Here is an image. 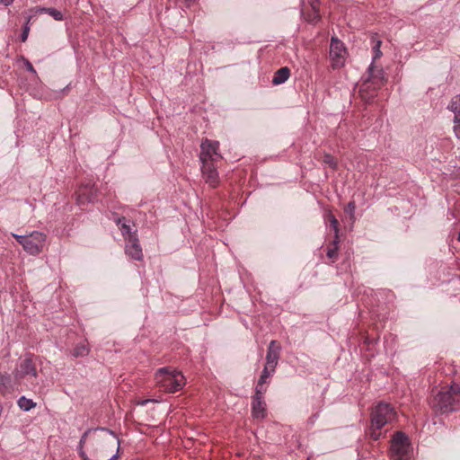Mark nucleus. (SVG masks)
Wrapping results in <instances>:
<instances>
[{
    "label": "nucleus",
    "mask_w": 460,
    "mask_h": 460,
    "mask_svg": "<svg viewBox=\"0 0 460 460\" xmlns=\"http://www.w3.org/2000/svg\"><path fill=\"white\" fill-rule=\"evenodd\" d=\"M289 75L290 70L287 66L281 67L276 71L272 79V83L276 85L283 84L288 79Z\"/></svg>",
    "instance_id": "17"
},
{
    "label": "nucleus",
    "mask_w": 460,
    "mask_h": 460,
    "mask_svg": "<svg viewBox=\"0 0 460 460\" xmlns=\"http://www.w3.org/2000/svg\"><path fill=\"white\" fill-rule=\"evenodd\" d=\"M201 172L206 182L215 188L218 183V173L214 163L201 164Z\"/></svg>",
    "instance_id": "12"
},
{
    "label": "nucleus",
    "mask_w": 460,
    "mask_h": 460,
    "mask_svg": "<svg viewBox=\"0 0 460 460\" xmlns=\"http://www.w3.org/2000/svg\"><path fill=\"white\" fill-rule=\"evenodd\" d=\"M369 70L371 73L370 78L362 84L361 91H367L371 84L374 85L375 89L380 88L384 84L383 72L377 71V75H375L372 66L369 67Z\"/></svg>",
    "instance_id": "13"
},
{
    "label": "nucleus",
    "mask_w": 460,
    "mask_h": 460,
    "mask_svg": "<svg viewBox=\"0 0 460 460\" xmlns=\"http://www.w3.org/2000/svg\"><path fill=\"white\" fill-rule=\"evenodd\" d=\"M370 437L374 439V440H377L379 439L380 436H381V432H380V429H376V428H374V427H370Z\"/></svg>",
    "instance_id": "30"
},
{
    "label": "nucleus",
    "mask_w": 460,
    "mask_h": 460,
    "mask_svg": "<svg viewBox=\"0 0 460 460\" xmlns=\"http://www.w3.org/2000/svg\"><path fill=\"white\" fill-rule=\"evenodd\" d=\"M47 243V235L39 231H33L27 234L24 251L31 255L40 254Z\"/></svg>",
    "instance_id": "8"
},
{
    "label": "nucleus",
    "mask_w": 460,
    "mask_h": 460,
    "mask_svg": "<svg viewBox=\"0 0 460 460\" xmlns=\"http://www.w3.org/2000/svg\"><path fill=\"white\" fill-rule=\"evenodd\" d=\"M319 17H320L319 13H314V19H312V21L318 20V19H319Z\"/></svg>",
    "instance_id": "37"
},
{
    "label": "nucleus",
    "mask_w": 460,
    "mask_h": 460,
    "mask_svg": "<svg viewBox=\"0 0 460 460\" xmlns=\"http://www.w3.org/2000/svg\"><path fill=\"white\" fill-rule=\"evenodd\" d=\"M338 243H339V240L334 238L332 247H329L328 251H327L328 258L335 259L337 257V252H338V248H339Z\"/></svg>",
    "instance_id": "23"
},
{
    "label": "nucleus",
    "mask_w": 460,
    "mask_h": 460,
    "mask_svg": "<svg viewBox=\"0 0 460 460\" xmlns=\"http://www.w3.org/2000/svg\"><path fill=\"white\" fill-rule=\"evenodd\" d=\"M323 162L325 164H328L332 168H335L337 165V163L335 162L334 158L330 155H325Z\"/></svg>",
    "instance_id": "31"
},
{
    "label": "nucleus",
    "mask_w": 460,
    "mask_h": 460,
    "mask_svg": "<svg viewBox=\"0 0 460 460\" xmlns=\"http://www.w3.org/2000/svg\"><path fill=\"white\" fill-rule=\"evenodd\" d=\"M155 380L165 392L174 393L182 388L185 385L184 376L170 367H163L156 371Z\"/></svg>",
    "instance_id": "3"
},
{
    "label": "nucleus",
    "mask_w": 460,
    "mask_h": 460,
    "mask_svg": "<svg viewBox=\"0 0 460 460\" xmlns=\"http://www.w3.org/2000/svg\"><path fill=\"white\" fill-rule=\"evenodd\" d=\"M431 404L440 412L457 411L460 408V384H454L447 390L439 391L434 396Z\"/></svg>",
    "instance_id": "2"
},
{
    "label": "nucleus",
    "mask_w": 460,
    "mask_h": 460,
    "mask_svg": "<svg viewBox=\"0 0 460 460\" xmlns=\"http://www.w3.org/2000/svg\"><path fill=\"white\" fill-rule=\"evenodd\" d=\"M266 404L263 398L253 397L252 403V414L255 419H263L266 416Z\"/></svg>",
    "instance_id": "14"
},
{
    "label": "nucleus",
    "mask_w": 460,
    "mask_h": 460,
    "mask_svg": "<svg viewBox=\"0 0 460 460\" xmlns=\"http://www.w3.org/2000/svg\"><path fill=\"white\" fill-rule=\"evenodd\" d=\"M372 42H373V50H374V59H377L382 56V52L380 49L382 41L380 40L376 39V36H373Z\"/></svg>",
    "instance_id": "21"
},
{
    "label": "nucleus",
    "mask_w": 460,
    "mask_h": 460,
    "mask_svg": "<svg viewBox=\"0 0 460 460\" xmlns=\"http://www.w3.org/2000/svg\"><path fill=\"white\" fill-rule=\"evenodd\" d=\"M264 393H265V389L262 387V385H259V384H258L256 386L255 394L253 397L263 398Z\"/></svg>",
    "instance_id": "32"
},
{
    "label": "nucleus",
    "mask_w": 460,
    "mask_h": 460,
    "mask_svg": "<svg viewBox=\"0 0 460 460\" xmlns=\"http://www.w3.org/2000/svg\"><path fill=\"white\" fill-rule=\"evenodd\" d=\"M274 372L275 371H271V369L269 367H264L261 376L258 381L259 385H263L267 378H269Z\"/></svg>",
    "instance_id": "25"
},
{
    "label": "nucleus",
    "mask_w": 460,
    "mask_h": 460,
    "mask_svg": "<svg viewBox=\"0 0 460 460\" xmlns=\"http://www.w3.org/2000/svg\"><path fill=\"white\" fill-rule=\"evenodd\" d=\"M90 349L85 343L77 344L72 351V355L75 358L84 357L88 355Z\"/></svg>",
    "instance_id": "18"
},
{
    "label": "nucleus",
    "mask_w": 460,
    "mask_h": 460,
    "mask_svg": "<svg viewBox=\"0 0 460 460\" xmlns=\"http://www.w3.org/2000/svg\"><path fill=\"white\" fill-rule=\"evenodd\" d=\"M94 199V194L92 190H89L87 186L80 188L77 193V203L84 205L88 202H93Z\"/></svg>",
    "instance_id": "16"
},
{
    "label": "nucleus",
    "mask_w": 460,
    "mask_h": 460,
    "mask_svg": "<svg viewBox=\"0 0 460 460\" xmlns=\"http://www.w3.org/2000/svg\"><path fill=\"white\" fill-rule=\"evenodd\" d=\"M115 221L116 224L119 226V229L125 241L131 239V237H137V230L132 229L130 225L128 224L125 217H118Z\"/></svg>",
    "instance_id": "15"
},
{
    "label": "nucleus",
    "mask_w": 460,
    "mask_h": 460,
    "mask_svg": "<svg viewBox=\"0 0 460 460\" xmlns=\"http://www.w3.org/2000/svg\"><path fill=\"white\" fill-rule=\"evenodd\" d=\"M11 377L7 374H2L0 372V390H5L10 386Z\"/></svg>",
    "instance_id": "24"
},
{
    "label": "nucleus",
    "mask_w": 460,
    "mask_h": 460,
    "mask_svg": "<svg viewBox=\"0 0 460 460\" xmlns=\"http://www.w3.org/2000/svg\"><path fill=\"white\" fill-rule=\"evenodd\" d=\"M280 350L281 347L278 343V341H271L268 347L266 355V364L264 367H269L271 369V371H275V368L279 359Z\"/></svg>",
    "instance_id": "10"
},
{
    "label": "nucleus",
    "mask_w": 460,
    "mask_h": 460,
    "mask_svg": "<svg viewBox=\"0 0 460 460\" xmlns=\"http://www.w3.org/2000/svg\"><path fill=\"white\" fill-rule=\"evenodd\" d=\"M182 3H184L187 6H190L191 3H193L195 0H181Z\"/></svg>",
    "instance_id": "36"
},
{
    "label": "nucleus",
    "mask_w": 460,
    "mask_h": 460,
    "mask_svg": "<svg viewBox=\"0 0 460 460\" xmlns=\"http://www.w3.org/2000/svg\"><path fill=\"white\" fill-rule=\"evenodd\" d=\"M457 115L454 116V133L456 137L460 139V111H457Z\"/></svg>",
    "instance_id": "26"
},
{
    "label": "nucleus",
    "mask_w": 460,
    "mask_h": 460,
    "mask_svg": "<svg viewBox=\"0 0 460 460\" xmlns=\"http://www.w3.org/2000/svg\"><path fill=\"white\" fill-rule=\"evenodd\" d=\"M347 49L344 43L336 37H332L330 44V58L332 68H340L344 66L347 58Z\"/></svg>",
    "instance_id": "7"
},
{
    "label": "nucleus",
    "mask_w": 460,
    "mask_h": 460,
    "mask_svg": "<svg viewBox=\"0 0 460 460\" xmlns=\"http://www.w3.org/2000/svg\"><path fill=\"white\" fill-rule=\"evenodd\" d=\"M13 2V0H0V4L5 6L10 5Z\"/></svg>",
    "instance_id": "35"
},
{
    "label": "nucleus",
    "mask_w": 460,
    "mask_h": 460,
    "mask_svg": "<svg viewBox=\"0 0 460 460\" xmlns=\"http://www.w3.org/2000/svg\"><path fill=\"white\" fill-rule=\"evenodd\" d=\"M328 220L330 221V224H331L332 227L334 230L335 238L339 239V235H338V234H339V227H338L339 223H338V220L336 219V217L332 213H329Z\"/></svg>",
    "instance_id": "27"
},
{
    "label": "nucleus",
    "mask_w": 460,
    "mask_h": 460,
    "mask_svg": "<svg viewBox=\"0 0 460 460\" xmlns=\"http://www.w3.org/2000/svg\"><path fill=\"white\" fill-rule=\"evenodd\" d=\"M448 109H450L454 115H457V111H460V94L455 96L452 101L450 102V104L448 105Z\"/></svg>",
    "instance_id": "22"
},
{
    "label": "nucleus",
    "mask_w": 460,
    "mask_h": 460,
    "mask_svg": "<svg viewBox=\"0 0 460 460\" xmlns=\"http://www.w3.org/2000/svg\"><path fill=\"white\" fill-rule=\"evenodd\" d=\"M119 439L108 429H87L81 437L78 453L82 460H116Z\"/></svg>",
    "instance_id": "1"
},
{
    "label": "nucleus",
    "mask_w": 460,
    "mask_h": 460,
    "mask_svg": "<svg viewBox=\"0 0 460 460\" xmlns=\"http://www.w3.org/2000/svg\"><path fill=\"white\" fill-rule=\"evenodd\" d=\"M409 438L402 431L394 433L391 440V456L393 460H407L411 454Z\"/></svg>",
    "instance_id": "4"
},
{
    "label": "nucleus",
    "mask_w": 460,
    "mask_h": 460,
    "mask_svg": "<svg viewBox=\"0 0 460 460\" xmlns=\"http://www.w3.org/2000/svg\"><path fill=\"white\" fill-rule=\"evenodd\" d=\"M39 12L49 14L56 21H62L64 19L62 13L55 8H42Z\"/></svg>",
    "instance_id": "20"
},
{
    "label": "nucleus",
    "mask_w": 460,
    "mask_h": 460,
    "mask_svg": "<svg viewBox=\"0 0 460 460\" xmlns=\"http://www.w3.org/2000/svg\"><path fill=\"white\" fill-rule=\"evenodd\" d=\"M12 235L16 239V241L22 246L24 249V245L26 243L27 234L21 235L16 234H12Z\"/></svg>",
    "instance_id": "29"
},
{
    "label": "nucleus",
    "mask_w": 460,
    "mask_h": 460,
    "mask_svg": "<svg viewBox=\"0 0 460 460\" xmlns=\"http://www.w3.org/2000/svg\"><path fill=\"white\" fill-rule=\"evenodd\" d=\"M395 418V411L388 403L377 404L371 413L372 427L382 429L385 424L393 421Z\"/></svg>",
    "instance_id": "5"
},
{
    "label": "nucleus",
    "mask_w": 460,
    "mask_h": 460,
    "mask_svg": "<svg viewBox=\"0 0 460 460\" xmlns=\"http://www.w3.org/2000/svg\"><path fill=\"white\" fill-rule=\"evenodd\" d=\"M222 159L219 153V142L205 138L200 144L199 161L201 164H212Z\"/></svg>",
    "instance_id": "6"
},
{
    "label": "nucleus",
    "mask_w": 460,
    "mask_h": 460,
    "mask_svg": "<svg viewBox=\"0 0 460 460\" xmlns=\"http://www.w3.org/2000/svg\"><path fill=\"white\" fill-rule=\"evenodd\" d=\"M24 64H25V66H26L28 71H30V72H31L33 74H36L35 69L33 68L31 63L29 60L25 59L24 60Z\"/></svg>",
    "instance_id": "34"
},
{
    "label": "nucleus",
    "mask_w": 460,
    "mask_h": 460,
    "mask_svg": "<svg viewBox=\"0 0 460 460\" xmlns=\"http://www.w3.org/2000/svg\"><path fill=\"white\" fill-rule=\"evenodd\" d=\"M355 209L356 206L354 202H349L346 208V211L349 213L351 216H353Z\"/></svg>",
    "instance_id": "33"
},
{
    "label": "nucleus",
    "mask_w": 460,
    "mask_h": 460,
    "mask_svg": "<svg viewBox=\"0 0 460 460\" xmlns=\"http://www.w3.org/2000/svg\"><path fill=\"white\" fill-rule=\"evenodd\" d=\"M37 377V369L31 358H25L17 366L13 371V378L16 383H21L23 379H32Z\"/></svg>",
    "instance_id": "9"
},
{
    "label": "nucleus",
    "mask_w": 460,
    "mask_h": 460,
    "mask_svg": "<svg viewBox=\"0 0 460 460\" xmlns=\"http://www.w3.org/2000/svg\"><path fill=\"white\" fill-rule=\"evenodd\" d=\"M29 22H30V18H28V20L23 27L22 33L21 35V40L22 42H25L28 39V35H29V31H30Z\"/></svg>",
    "instance_id": "28"
},
{
    "label": "nucleus",
    "mask_w": 460,
    "mask_h": 460,
    "mask_svg": "<svg viewBox=\"0 0 460 460\" xmlns=\"http://www.w3.org/2000/svg\"><path fill=\"white\" fill-rule=\"evenodd\" d=\"M125 252L133 260L141 261L143 259V252L137 236L126 241Z\"/></svg>",
    "instance_id": "11"
},
{
    "label": "nucleus",
    "mask_w": 460,
    "mask_h": 460,
    "mask_svg": "<svg viewBox=\"0 0 460 460\" xmlns=\"http://www.w3.org/2000/svg\"><path fill=\"white\" fill-rule=\"evenodd\" d=\"M154 400H145V401H142L141 402V405H145L148 402H153Z\"/></svg>",
    "instance_id": "38"
},
{
    "label": "nucleus",
    "mask_w": 460,
    "mask_h": 460,
    "mask_svg": "<svg viewBox=\"0 0 460 460\" xmlns=\"http://www.w3.org/2000/svg\"><path fill=\"white\" fill-rule=\"evenodd\" d=\"M18 406L22 411H28L31 410L32 408H34L36 406V403L32 400L28 399L25 396H22L18 400Z\"/></svg>",
    "instance_id": "19"
}]
</instances>
